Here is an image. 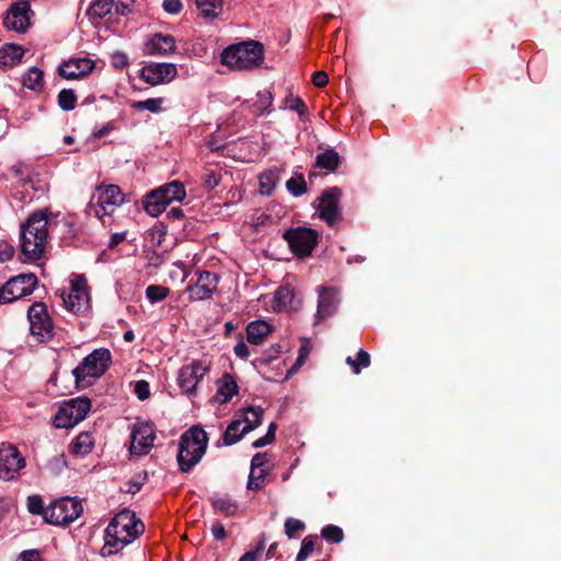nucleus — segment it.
Wrapping results in <instances>:
<instances>
[{"label": "nucleus", "mask_w": 561, "mask_h": 561, "mask_svg": "<svg viewBox=\"0 0 561 561\" xmlns=\"http://www.w3.org/2000/svg\"><path fill=\"white\" fill-rule=\"evenodd\" d=\"M273 442H274V439L270 438V436H267L265 434V436L254 440L252 445H253L254 448H262V447H264V446H266V445H268V444H271Z\"/></svg>", "instance_id": "63"}, {"label": "nucleus", "mask_w": 561, "mask_h": 561, "mask_svg": "<svg viewBox=\"0 0 561 561\" xmlns=\"http://www.w3.org/2000/svg\"><path fill=\"white\" fill-rule=\"evenodd\" d=\"M208 368L201 362L183 366L178 374V385L184 393L191 394L206 375Z\"/></svg>", "instance_id": "18"}, {"label": "nucleus", "mask_w": 561, "mask_h": 561, "mask_svg": "<svg viewBox=\"0 0 561 561\" xmlns=\"http://www.w3.org/2000/svg\"><path fill=\"white\" fill-rule=\"evenodd\" d=\"M286 187L294 196H300L307 191L306 181L302 175L293 176L287 180Z\"/></svg>", "instance_id": "42"}, {"label": "nucleus", "mask_w": 561, "mask_h": 561, "mask_svg": "<svg viewBox=\"0 0 561 561\" xmlns=\"http://www.w3.org/2000/svg\"><path fill=\"white\" fill-rule=\"evenodd\" d=\"M27 510L30 513L34 515H43L44 516V506L43 501L38 495H33L27 497Z\"/></svg>", "instance_id": "46"}, {"label": "nucleus", "mask_w": 561, "mask_h": 561, "mask_svg": "<svg viewBox=\"0 0 561 561\" xmlns=\"http://www.w3.org/2000/svg\"><path fill=\"white\" fill-rule=\"evenodd\" d=\"M207 444V434L199 426H192L181 435L176 458L182 472L191 471L202 460Z\"/></svg>", "instance_id": "3"}, {"label": "nucleus", "mask_w": 561, "mask_h": 561, "mask_svg": "<svg viewBox=\"0 0 561 561\" xmlns=\"http://www.w3.org/2000/svg\"><path fill=\"white\" fill-rule=\"evenodd\" d=\"M321 536L330 542L339 543L343 540V531L340 527L328 525L322 528Z\"/></svg>", "instance_id": "43"}, {"label": "nucleus", "mask_w": 561, "mask_h": 561, "mask_svg": "<svg viewBox=\"0 0 561 561\" xmlns=\"http://www.w3.org/2000/svg\"><path fill=\"white\" fill-rule=\"evenodd\" d=\"M94 66L90 58H72L59 66L58 73L65 79L73 80L89 75Z\"/></svg>", "instance_id": "20"}, {"label": "nucleus", "mask_w": 561, "mask_h": 561, "mask_svg": "<svg viewBox=\"0 0 561 561\" xmlns=\"http://www.w3.org/2000/svg\"><path fill=\"white\" fill-rule=\"evenodd\" d=\"M163 98H151L145 101H135L131 107L136 111H149L151 113H160L162 111Z\"/></svg>", "instance_id": "36"}, {"label": "nucleus", "mask_w": 561, "mask_h": 561, "mask_svg": "<svg viewBox=\"0 0 561 561\" xmlns=\"http://www.w3.org/2000/svg\"><path fill=\"white\" fill-rule=\"evenodd\" d=\"M266 470L264 468H251L247 488L249 490H260L265 481Z\"/></svg>", "instance_id": "39"}, {"label": "nucleus", "mask_w": 561, "mask_h": 561, "mask_svg": "<svg viewBox=\"0 0 561 561\" xmlns=\"http://www.w3.org/2000/svg\"><path fill=\"white\" fill-rule=\"evenodd\" d=\"M25 460L18 448L10 444L0 446V479L10 481L24 468Z\"/></svg>", "instance_id": "12"}, {"label": "nucleus", "mask_w": 561, "mask_h": 561, "mask_svg": "<svg viewBox=\"0 0 561 561\" xmlns=\"http://www.w3.org/2000/svg\"><path fill=\"white\" fill-rule=\"evenodd\" d=\"M290 250L298 256H307L311 253L318 239V233L309 228H296L284 233Z\"/></svg>", "instance_id": "11"}, {"label": "nucleus", "mask_w": 561, "mask_h": 561, "mask_svg": "<svg viewBox=\"0 0 561 561\" xmlns=\"http://www.w3.org/2000/svg\"><path fill=\"white\" fill-rule=\"evenodd\" d=\"M199 14L205 19H217L222 14L224 0H195Z\"/></svg>", "instance_id": "29"}, {"label": "nucleus", "mask_w": 561, "mask_h": 561, "mask_svg": "<svg viewBox=\"0 0 561 561\" xmlns=\"http://www.w3.org/2000/svg\"><path fill=\"white\" fill-rule=\"evenodd\" d=\"M77 95L71 89H64L58 94V105L64 111H71L75 108Z\"/></svg>", "instance_id": "40"}, {"label": "nucleus", "mask_w": 561, "mask_h": 561, "mask_svg": "<svg viewBox=\"0 0 561 561\" xmlns=\"http://www.w3.org/2000/svg\"><path fill=\"white\" fill-rule=\"evenodd\" d=\"M112 65L116 69H123L128 66V57L122 51H115L112 55Z\"/></svg>", "instance_id": "51"}, {"label": "nucleus", "mask_w": 561, "mask_h": 561, "mask_svg": "<svg viewBox=\"0 0 561 561\" xmlns=\"http://www.w3.org/2000/svg\"><path fill=\"white\" fill-rule=\"evenodd\" d=\"M14 248L10 244H0V261L5 262L13 257Z\"/></svg>", "instance_id": "55"}, {"label": "nucleus", "mask_w": 561, "mask_h": 561, "mask_svg": "<svg viewBox=\"0 0 561 561\" xmlns=\"http://www.w3.org/2000/svg\"><path fill=\"white\" fill-rule=\"evenodd\" d=\"M94 442L88 432L80 433L70 445V451L77 456H85L93 448Z\"/></svg>", "instance_id": "31"}, {"label": "nucleus", "mask_w": 561, "mask_h": 561, "mask_svg": "<svg viewBox=\"0 0 561 561\" xmlns=\"http://www.w3.org/2000/svg\"><path fill=\"white\" fill-rule=\"evenodd\" d=\"M162 193V191L157 188L148 193L145 197L144 207L146 211L152 217H157L162 214L169 205L167 199L163 198Z\"/></svg>", "instance_id": "24"}, {"label": "nucleus", "mask_w": 561, "mask_h": 561, "mask_svg": "<svg viewBox=\"0 0 561 561\" xmlns=\"http://www.w3.org/2000/svg\"><path fill=\"white\" fill-rule=\"evenodd\" d=\"M83 507L80 501L72 497H64L55 501L45 508L44 519L53 525H68L76 520L82 513Z\"/></svg>", "instance_id": "7"}, {"label": "nucleus", "mask_w": 561, "mask_h": 561, "mask_svg": "<svg viewBox=\"0 0 561 561\" xmlns=\"http://www.w3.org/2000/svg\"><path fill=\"white\" fill-rule=\"evenodd\" d=\"M272 332V325L263 320L252 321L247 327V337L249 343L260 345Z\"/></svg>", "instance_id": "25"}, {"label": "nucleus", "mask_w": 561, "mask_h": 561, "mask_svg": "<svg viewBox=\"0 0 561 561\" xmlns=\"http://www.w3.org/2000/svg\"><path fill=\"white\" fill-rule=\"evenodd\" d=\"M264 549V543L261 542L255 551L244 553L239 561H256L259 551Z\"/></svg>", "instance_id": "59"}, {"label": "nucleus", "mask_w": 561, "mask_h": 561, "mask_svg": "<svg viewBox=\"0 0 561 561\" xmlns=\"http://www.w3.org/2000/svg\"><path fill=\"white\" fill-rule=\"evenodd\" d=\"M135 393L141 401L148 399L150 396L149 383L146 380H138L135 385Z\"/></svg>", "instance_id": "50"}, {"label": "nucleus", "mask_w": 561, "mask_h": 561, "mask_svg": "<svg viewBox=\"0 0 561 561\" xmlns=\"http://www.w3.org/2000/svg\"><path fill=\"white\" fill-rule=\"evenodd\" d=\"M19 561H42V558L38 550L30 549L20 554Z\"/></svg>", "instance_id": "54"}, {"label": "nucleus", "mask_w": 561, "mask_h": 561, "mask_svg": "<svg viewBox=\"0 0 561 561\" xmlns=\"http://www.w3.org/2000/svg\"><path fill=\"white\" fill-rule=\"evenodd\" d=\"M48 221L49 213L45 209L34 211L21 225L20 251L24 262H36L45 254L49 240Z\"/></svg>", "instance_id": "1"}, {"label": "nucleus", "mask_w": 561, "mask_h": 561, "mask_svg": "<svg viewBox=\"0 0 561 561\" xmlns=\"http://www.w3.org/2000/svg\"><path fill=\"white\" fill-rule=\"evenodd\" d=\"M211 534L215 539L222 540L226 537L225 527L221 524H215L211 526Z\"/></svg>", "instance_id": "60"}, {"label": "nucleus", "mask_w": 561, "mask_h": 561, "mask_svg": "<svg viewBox=\"0 0 561 561\" xmlns=\"http://www.w3.org/2000/svg\"><path fill=\"white\" fill-rule=\"evenodd\" d=\"M144 531V524L136 518L135 513L123 510L110 522L105 529V545L103 556L117 553L128 543L133 542Z\"/></svg>", "instance_id": "2"}, {"label": "nucleus", "mask_w": 561, "mask_h": 561, "mask_svg": "<svg viewBox=\"0 0 561 561\" xmlns=\"http://www.w3.org/2000/svg\"><path fill=\"white\" fill-rule=\"evenodd\" d=\"M339 162V153L333 149L325 150L317 156V167L328 171H334L337 168Z\"/></svg>", "instance_id": "35"}, {"label": "nucleus", "mask_w": 561, "mask_h": 561, "mask_svg": "<svg viewBox=\"0 0 561 561\" xmlns=\"http://www.w3.org/2000/svg\"><path fill=\"white\" fill-rule=\"evenodd\" d=\"M128 9V4H126L123 0L115 1L114 10L118 15H124Z\"/></svg>", "instance_id": "64"}, {"label": "nucleus", "mask_w": 561, "mask_h": 561, "mask_svg": "<svg viewBox=\"0 0 561 561\" xmlns=\"http://www.w3.org/2000/svg\"><path fill=\"white\" fill-rule=\"evenodd\" d=\"M203 182H204V186L210 191L213 188H215L219 182H220V176L218 173H216L215 171L213 170H207L204 175H203Z\"/></svg>", "instance_id": "49"}, {"label": "nucleus", "mask_w": 561, "mask_h": 561, "mask_svg": "<svg viewBox=\"0 0 561 561\" xmlns=\"http://www.w3.org/2000/svg\"><path fill=\"white\" fill-rule=\"evenodd\" d=\"M111 362V353L106 348H99L89 354L83 362L73 369V376L78 386H84L87 378H99L107 369Z\"/></svg>", "instance_id": "6"}, {"label": "nucleus", "mask_w": 561, "mask_h": 561, "mask_svg": "<svg viewBox=\"0 0 561 561\" xmlns=\"http://www.w3.org/2000/svg\"><path fill=\"white\" fill-rule=\"evenodd\" d=\"M37 284V277L33 273L20 274L10 278L0 288V302L10 304L19 298L31 295Z\"/></svg>", "instance_id": "9"}, {"label": "nucleus", "mask_w": 561, "mask_h": 561, "mask_svg": "<svg viewBox=\"0 0 561 561\" xmlns=\"http://www.w3.org/2000/svg\"><path fill=\"white\" fill-rule=\"evenodd\" d=\"M279 180L276 170H268L262 173L259 178L260 193L263 195H271Z\"/></svg>", "instance_id": "34"}, {"label": "nucleus", "mask_w": 561, "mask_h": 561, "mask_svg": "<svg viewBox=\"0 0 561 561\" xmlns=\"http://www.w3.org/2000/svg\"><path fill=\"white\" fill-rule=\"evenodd\" d=\"M146 54L164 56L173 53L175 49V39L171 35L154 34L146 43Z\"/></svg>", "instance_id": "22"}, {"label": "nucleus", "mask_w": 561, "mask_h": 561, "mask_svg": "<svg viewBox=\"0 0 561 561\" xmlns=\"http://www.w3.org/2000/svg\"><path fill=\"white\" fill-rule=\"evenodd\" d=\"M237 382L234 381L231 375L226 374L218 382V389L215 399L219 403H226L230 399H232L234 394H237Z\"/></svg>", "instance_id": "27"}, {"label": "nucleus", "mask_w": 561, "mask_h": 561, "mask_svg": "<svg viewBox=\"0 0 561 561\" xmlns=\"http://www.w3.org/2000/svg\"><path fill=\"white\" fill-rule=\"evenodd\" d=\"M242 421L240 419H234L226 428L222 440L226 446L233 445L238 443L243 435H245L248 432H243Z\"/></svg>", "instance_id": "32"}, {"label": "nucleus", "mask_w": 561, "mask_h": 561, "mask_svg": "<svg viewBox=\"0 0 561 561\" xmlns=\"http://www.w3.org/2000/svg\"><path fill=\"white\" fill-rule=\"evenodd\" d=\"M31 5L27 1L14 2L4 16L3 24L7 28L23 33L30 26Z\"/></svg>", "instance_id": "16"}, {"label": "nucleus", "mask_w": 561, "mask_h": 561, "mask_svg": "<svg viewBox=\"0 0 561 561\" xmlns=\"http://www.w3.org/2000/svg\"><path fill=\"white\" fill-rule=\"evenodd\" d=\"M263 45L248 41L232 45L222 51L225 65L237 70H248L257 67L263 61Z\"/></svg>", "instance_id": "5"}, {"label": "nucleus", "mask_w": 561, "mask_h": 561, "mask_svg": "<svg viewBox=\"0 0 561 561\" xmlns=\"http://www.w3.org/2000/svg\"><path fill=\"white\" fill-rule=\"evenodd\" d=\"M176 76V66L169 62H151L140 70V78L151 85L169 83Z\"/></svg>", "instance_id": "14"}, {"label": "nucleus", "mask_w": 561, "mask_h": 561, "mask_svg": "<svg viewBox=\"0 0 561 561\" xmlns=\"http://www.w3.org/2000/svg\"><path fill=\"white\" fill-rule=\"evenodd\" d=\"M340 304V299L337 297V293L332 288H322L319 291V300H318V310L316 314V323H319L321 320L332 316L337 306Z\"/></svg>", "instance_id": "21"}, {"label": "nucleus", "mask_w": 561, "mask_h": 561, "mask_svg": "<svg viewBox=\"0 0 561 561\" xmlns=\"http://www.w3.org/2000/svg\"><path fill=\"white\" fill-rule=\"evenodd\" d=\"M356 362L359 368L360 366L367 368L370 365V356L366 351L359 350L357 353Z\"/></svg>", "instance_id": "56"}, {"label": "nucleus", "mask_w": 561, "mask_h": 561, "mask_svg": "<svg viewBox=\"0 0 561 561\" xmlns=\"http://www.w3.org/2000/svg\"><path fill=\"white\" fill-rule=\"evenodd\" d=\"M154 438V431L149 423H136L130 435V454L136 456L147 455L153 447Z\"/></svg>", "instance_id": "13"}, {"label": "nucleus", "mask_w": 561, "mask_h": 561, "mask_svg": "<svg viewBox=\"0 0 561 561\" xmlns=\"http://www.w3.org/2000/svg\"><path fill=\"white\" fill-rule=\"evenodd\" d=\"M163 9L171 14H176L182 10L181 0H163Z\"/></svg>", "instance_id": "52"}, {"label": "nucleus", "mask_w": 561, "mask_h": 561, "mask_svg": "<svg viewBox=\"0 0 561 561\" xmlns=\"http://www.w3.org/2000/svg\"><path fill=\"white\" fill-rule=\"evenodd\" d=\"M23 85L28 90L41 91L44 85V72L37 67H31L23 78Z\"/></svg>", "instance_id": "33"}, {"label": "nucleus", "mask_w": 561, "mask_h": 561, "mask_svg": "<svg viewBox=\"0 0 561 561\" xmlns=\"http://www.w3.org/2000/svg\"><path fill=\"white\" fill-rule=\"evenodd\" d=\"M287 107L297 112L300 117H304L308 112L306 104L298 96L288 99Z\"/></svg>", "instance_id": "47"}, {"label": "nucleus", "mask_w": 561, "mask_h": 561, "mask_svg": "<svg viewBox=\"0 0 561 561\" xmlns=\"http://www.w3.org/2000/svg\"><path fill=\"white\" fill-rule=\"evenodd\" d=\"M233 352L241 359H247L250 355L249 347L242 339L234 345Z\"/></svg>", "instance_id": "53"}, {"label": "nucleus", "mask_w": 561, "mask_h": 561, "mask_svg": "<svg viewBox=\"0 0 561 561\" xmlns=\"http://www.w3.org/2000/svg\"><path fill=\"white\" fill-rule=\"evenodd\" d=\"M61 299L67 310L83 313L90 308L88 284L83 275H72L68 293H62Z\"/></svg>", "instance_id": "8"}, {"label": "nucleus", "mask_w": 561, "mask_h": 561, "mask_svg": "<svg viewBox=\"0 0 561 561\" xmlns=\"http://www.w3.org/2000/svg\"><path fill=\"white\" fill-rule=\"evenodd\" d=\"M299 299L296 298L295 290L290 285L279 287L275 291V308L278 311H289L297 309Z\"/></svg>", "instance_id": "23"}, {"label": "nucleus", "mask_w": 561, "mask_h": 561, "mask_svg": "<svg viewBox=\"0 0 561 561\" xmlns=\"http://www.w3.org/2000/svg\"><path fill=\"white\" fill-rule=\"evenodd\" d=\"M125 196L119 186L100 185L92 194L88 205L89 213L98 217L104 226L111 224V217L123 205Z\"/></svg>", "instance_id": "4"}, {"label": "nucleus", "mask_w": 561, "mask_h": 561, "mask_svg": "<svg viewBox=\"0 0 561 561\" xmlns=\"http://www.w3.org/2000/svg\"><path fill=\"white\" fill-rule=\"evenodd\" d=\"M340 196V188L331 187L324 191L319 199V216L329 226H333L341 218L339 207Z\"/></svg>", "instance_id": "17"}, {"label": "nucleus", "mask_w": 561, "mask_h": 561, "mask_svg": "<svg viewBox=\"0 0 561 561\" xmlns=\"http://www.w3.org/2000/svg\"><path fill=\"white\" fill-rule=\"evenodd\" d=\"M213 506L217 512L226 515H233L237 512V504L228 496L216 497L213 500Z\"/></svg>", "instance_id": "38"}, {"label": "nucleus", "mask_w": 561, "mask_h": 561, "mask_svg": "<svg viewBox=\"0 0 561 561\" xmlns=\"http://www.w3.org/2000/svg\"><path fill=\"white\" fill-rule=\"evenodd\" d=\"M169 288L161 285H150L146 288V297L151 304H157L168 297Z\"/></svg>", "instance_id": "41"}, {"label": "nucleus", "mask_w": 561, "mask_h": 561, "mask_svg": "<svg viewBox=\"0 0 561 561\" xmlns=\"http://www.w3.org/2000/svg\"><path fill=\"white\" fill-rule=\"evenodd\" d=\"M218 282L219 277L217 274L208 271L201 272L196 284L188 286L186 289L190 300L208 299L217 289Z\"/></svg>", "instance_id": "19"}, {"label": "nucleus", "mask_w": 561, "mask_h": 561, "mask_svg": "<svg viewBox=\"0 0 561 561\" xmlns=\"http://www.w3.org/2000/svg\"><path fill=\"white\" fill-rule=\"evenodd\" d=\"M284 527L286 536L288 538H294L297 531H302L306 528V525L300 519L289 517L285 520Z\"/></svg>", "instance_id": "44"}, {"label": "nucleus", "mask_w": 561, "mask_h": 561, "mask_svg": "<svg viewBox=\"0 0 561 561\" xmlns=\"http://www.w3.org/2000/svg\"><path fill=\"white\" fill-rule=\"evenodd\" d=\"M159 190L163 192V198L167 199L169 204L173 201L182 202L186 196L184 185L180 181H173L164 184L160 186Z\"/></svg>", "instance_id": "30"}, {"label": "nucleus", "mask_w": 561, "mask_h": 561, "mask_svg": "<svg viewBox=\"0 0 561 561\" xmlns=\"http://www.w3.org/2000/svg\"><path fill=\"white\" fill-rule=\"evenodd\" d=\"M91 409V401L81 397L70 400L61 407L55 417L56 427H72L85 419Z\"/></svg>", "instance_id": "10"}, {"label": "nucleus", "mask_w": 561, "mask_h": 561, "mask_svg": "<svg viewBox=\"0 0 561 561\" xmlns=\"http://www.w3.org/2000/svg\"><path fill=\"white\" fill-rule=\"evenodd\" d=\"M312 82L316 87L322 88L328 83V75L323 71H318L312 76Z\"/></svg>", "instance_id": "57"}, {"label": "nucleus", "mask_w": 561, "mask_h": 561, "mask_svg": "<svg viewBox=\"0 0 561 561\" xmlns=\"http://www.w3.org/2000/svg\"><path fill=\"white\" fill-rule=\"evenodd\" d=\"M273 103L272 93L267 90L260 91L256 94V101L254 103L255 113L264 115L270 113V108Z\"/></svg>", "instance_id": "37"}, {"label": "nucleus", "mask_w": 561, "mask_h": 561, "mask_svg": "<svg viewBox=\"0 0 561 561\" xmlns=\"http://www.w3.org/2000/svg\"><path fill=\"white\" fill-rule=\"evenodd\" d=\"M310 353V347L308 345V342L306 341L299 348L298 357L296 358L295 364L293 367L288 370L289 374L296 371L306 360Z\"/></svg>", "instance_id": "48"}, {"label": "nucleus", "mask_w": 561, "mask_h": 561, "mask_svg": "<svg viewBox=\"0 0 561 561\" xmlns=\"http://www.w3.org/2000/svg\"><path fill=\"white\" fill-rule=\"evenodd\" d=\"M314 549L313 540L310 537H306L301 542V548L296 557V561H305Z\"/></svg>", "instance_id": "45"}, {"label": "nucleus", "mask_w": 561, "mask_h": 561, "mask_svg": "<svg viewBox=\"0 0 561 561\" xmlns=\"http://www.w3.org/2000/svg\"><path fill=\"white\" fill-rule=\"evenodd\" d=\"M30 331L42 339L50 337L53 323L43 302H34L27 310Z\"/></svg>", "instance_id": "15"}, {"label": "nucleus", "mask_w": 561, "mask_h": 561, "mask_svg": "<svg viewBox=\"0 0 561 561\" xmlns=\"http://www.w3.org/2000/svg\"><path fill=\"white\" fill-rule=\"evenodd\" d=\"M266 458L264 454H255L251 460V468H264Z\"/></svg>", "instance_id": "61"}, {"label": "nucleus", "mask_w": 561, "mask_h": 561, "mask_svg": "<svg viewBox=\"0 0 561 561\" xmlns=\"http://www.w3.org/2000/svg\"><path fill=\"white\" fill-rule=\"evenodd\" d=\"M115 128V125L113 122H108L103 127L95 129L93 131L94 138H102L103 136L107 135L110 131H112Z\"/></svg>", "instance_id": "58"}, {"label": "nucleus", "mask_w": 561, "mask_h": 561, "mask_svg": "<svg viewBox=\"0 0 561 561\" xmlns=\"http://www.w3.org/2000/svg\"><path fill=\"white\" fill-rule=\"evenodd\" d=\"M125 238H126V232H116V233L112 234L110 242H108V247L113 249L118 243L124 241Z\"/></svg>", "instance_id": "62"}, {"label": "nucleus", "mask_w": 561, "mask_h": 561, "mask_svg": "<svg viewBox=\"0 0 561 561\" xmlns=\"http://www.w3.org/2000/svg\"><path fill=\"white\" fill-rule=\"evenodd\" d=\"M264 410L261 407H249L242 410L238 419L242 421L243 432H251L262 423Z\"/></svg>", "instance_id": "28"}, {"label": "nucleus", "mask_w": 561, "mask_h": 561, "mask_svg": "<svg viewBox=\"0 0 561 561\" xmlns=\"http://www.w3.org/2000/svg\"><path fill=\"white\" fill-rule=\"evenodd\" d=\"M25 50L15 44H5L0 48V65L14 67L22 61Z\"/></svg>", "instance_id": "26"}]
</instances>
